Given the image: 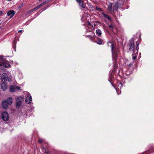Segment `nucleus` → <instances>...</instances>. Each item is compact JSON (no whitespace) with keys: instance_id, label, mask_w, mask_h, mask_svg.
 Instances as JSON below:
<instances>
[{"instance_id":"b1692460","label":"nucleus","mask_w":154,"mask_h":154,"mask_svg":"<svg viewBox=\"0 0 154 154\" xmlns=\"http://www.w3.org/2000/svg\"><path fill=\"white\" fill-rule=\"evenodd\" d=\"M34 11V10H33V9H31V10H30L29 12L27 13V14L28 13H31V12H32L33 11Z\"/></svg>"},{"instance_id":"cd10ccee","label":"nucleus","mask_w":154,"mask_h":154,"mask_svg":"<svg viewBox=\"0 0 154 154\" xmlns=\"http://www.w3.org/2000/svg\"><path fill=\"white\" fill-rule=\"evenodd\" d=\"M2 14V12L1 11H0V15Z\"/></svg>"},{"instance_id":"0eeeda50","label":"nucleus","mask_w":154,"mask_h":154,"mask_svg":"<svg viewBox=\"0 0 154 154\" xmlns=\"http://www.w3.org/2000/svg\"><path fill=\"white\" fill-rule=\"evenodd\" d=\"M23 98L21 97H18L17 100V102L16 103V105L17 106H20L23 102Z\"/></svg>"},{"instance_id":"f257e3e1","label":"nucleus","mask_w":154,"mask_h":154,"mask_svg":"<svg viewBox=\"0 0 154 154\" xmlns=\"http://www.w3.org/2000/svg\"><path fill=\"white\" fill-rule=\"evenodd\" d=\"M129 51L133 49V53L132 54V59L133 60H135L137 58V56L138 53V50L139 49V44L137 43L136 45V48H134V41L133 39L130 40L129 43Z\"/></svg>"},{"instance_id":"5701e85b","label":"nucleus","mask_w":154,"mask_h":154,"mask_svg":"<svg viewBox=\"0 0 154 154\" xmlns=\"http://www.w3.org/2000/svg\"><path fill=\"white\" fill-rule=\"evenodd\" d=\"M43 140L42 139H39L38 140L39 142L40 143H42L43 142Z\"/></svg>"},{"instance_id":"412c9836","label":"nucleus","mask_w":154,"mask_h":154,"mask_svg":"<svg viewBox=\"0 0 154 154\" xmlns=\"http://www.w3.org/2000/svg\"><path fill=\"white\" fill-rule=\"evenodd\" d=\"M112 7L111 5H110V6H109L108 8V9L109 11H111L112 10Z\"/></svg>"},{"instance_id":"c85d7f7f","label":"nucleus","mask_w":154,"mask_h":154,"mask_svg":"<svg viewBox=\"0 0 154 154\" xmlns=\"http://www.w3.org/2000/svg\"><path fill=\"white\" fill-rule=\"evenodd\" d=\"M2 23L0 21V25H1V24Z\"/></svg>"},{"instance_id":"6ab92c4d","label":"nucleus","mask_w":154,"mask_h":154,"mask_svg":"<svg viewBox=\"0 0 154 154\" xmlns=\"http://www.w3.org/2000/svg\"><path fill=\"white\" fill-rule=\"evenodd\" d=\"M40 8L39 7V6L38 5V6H37L36 7L33 8V10H34V11H35V10H38Z\"/></svg>"},{"instance_id":"20e7f679","label":"nucleus","mask_w":154,"mask_h":154,"mask_svg":"<svg viewBox=\"0 0 154 154\" xmlns=\"http://www.w3.org/2000/svg\"><path fill=\"white\" fill-rule=\"evenodd\" d=\"M12 103V99L10 97H8L6 100H4L2 102L3 107L5 109H7L8 105H11Z\"/></svg>"},{"instance_id":"bb28decb","label":"nucleus","mask_w":154,"mask_h":154,"mask_svg":"<svg viewBox=\"0 0 154 154\" xmlns=\"http://www.w3.org/2000/svg\"><path fill=\"white\" fill-rule=\"evenodd\" d=\"M88 24L89 25H91V23L89 22H88Z\"/></svg>"},{"instance_id":"393cba45","label":"nucleus","mask_w":154,"mask_h":154,"mask_svg":"<svg viewBox=\"0 0 154 154\" xmlns=\"http://www.w3.org/2000/svg\"><path fill=\"white\" fill-rule=\"evenodd\" d=\"M16 88L17 90H20V88L18 86H16Z\"/></svg>"},{"instance_id":"a878e982","label":"nucleus","mask_w":154,"mask_h":154,"mask_svg":"<svg viewBox=\"0 0 154 154\" xmlns=\"http://www.w3.org/2000/svg\"><path fill=\"white\" fill-rule=\"evenodd\" d=\"M23 32V31L22 30H19L18 31V32Z\"/></svg>"},{"instance_id":"1a4fd4ad","label":"nucleus","mask_w":154,"mask_h":154,"mask_svg":"<svg viewBox=\"0 0 154 154\" xmlns=\"http://www.w3.org/2000/svg\"><path fill=\"white\" fill-rule=\"evenodd\" d=\"M15 14V12L14 11L10 10L7 12V15L8 16H10V18H11Z\"/></svg>"},{"instance_id":"f3484780","label":"nucleus","mask_w":154,"mask_h":154,"mask_svg":"<svg viewBox=\"0 0 154 154\" xmlns=\"http://www.w3.org/2000/svg\"><path fill=\"white\" fill-rule=\"evenodd\" d=\"M16 89V87L14 86H11L10 87V91L11 92H13L15 91Z\"/></svg>"},{"instance_id":"aec40b11","label":"nucleus","mask_w":154,"mask_h":154,"mask_svg":"<svg viewBox=\"0 0 154 154\" xmlns=\"http://www.w3.org/2000/svg\"><path fill=\"white\" fill-rule=\"evenodd\" d=\"M109 28H110L112 29L113 28H114V26L113 25L111 24V25H109Z\"/></svg>"},{"instance_id":"9d476101","label":"nucleus","mask_w":154,"mask_h":154,"mask_svg":"<svg viewBox=\"0 0 154 154\" xmlns=\"http://www.w3.org/2000/svg\"><path fill=\"white\" fill-rule=\"evenodd\" d=\"M102 14L103 16L106 19L109 20V21H112V20L111 17H109L108 14L105 13L104 12L102 13Z\"/></svg>"},{"instance_id":"4be33fe9","label":"nucleus","mask_w":154,"mask_h":154,"mask_svg":"<svg viewBox=\"0 0 154 154\" xmlns=\"http://www.w3.org/2000/svg\"><path fill=\"white\" fill-rule=\"evenodd\" d=\"M96 10L97 11H102V9L101 8H99L97 7L96 8Z\"/></svg>"},{"instance_id":"7ed1b4c3","label":"nucleus","mask_w":154,"mask_h":154,"mask_svg":"<svg viewBox=\"0 0 154 154\" xmlns=\"http://www.w3.org/2000/svg\"><path fill=\"white\" fill-rule=\"evenodd\" d=\"M0 66H3L6 68L9 67L11 66L8 62L5 59L2 57L0 56Z\"/></svg>"},{"instance_id":"f03ea898","label":"nucleus","mask_w":154,"mask_h":154,"mask_svg":"<svg viewBox=\"0 0 154 154\" xmlns=\"http://www.w3.org/2000/svg\"><path fill=\"white\" fill-rule=\"evenodd\" d=\"M108 45L109 44H111V51H112V54L113 58H116L119 53L117 49L116 48L114 47V44L111 42H108L107 43Z\"/></svg>"},{"instance_id":"423d86ee","label":"nucleus","mask_w":154,"mask_h":154,"mask_svg":"<svg viewBox=\"0 0 154 154\" xmlns=\"http://www.w3.org/2000/svg\"><path fill=\"white\" fill-rule=\"evenodd\" d=\"M2 119L5 121H7L8 120V115L7 112H4L2 113Z\"/></svg>"},{"instance_id":"c756f323","label":"nucleus","mask_w":154,"mask_h":154,"mask_svg":"<svg viewBox=\"0 0 154 154\" xmlns=\"http://www.w3.org/2000/svg\"><path fill=\"white\" fill-rule=\"evenodd\" d=\"M42 0H39V1H42Z\"/></svg>"},{"instance_id":"9b49d317","label":"nucleus","mask_w":154,"mask_h":154,"mask_svg":"<svg viewBox=\"0 0 154 154\" xmlns=\"http://www.w3.org/2000/svg\"><path fill=\"white\" fill-rule=\"evenodd\" d=\"M26 102L28 104L31 103V102L32 101V97L31 96H28L26 98Z\"/></svg>"},{"instance_id":"f8f14e48","label":"nucleus","mask_w":154,"mask_h":154,"mask_svg":"<svg viewBox=\"0 0 154 154\" xmlns=\"http://www.w3.org/2000/svg\"><path fill=\"white\" fill-rule=\"evenodd\" d=\"M76 2H78L79 5L83 8H85V7L83 4V2L81 0H76Z\"/></svg>"},{"instance_id":"39448f33","label":"nucleus","mask_w":154,"mask_h":154,"mask_svg":"<svg viewBox=\"0 0 154 154\" xmlns=\"http://www.w3.org/2000/svg\"><path fill=\"white\" fill-rule=\"evenodd\" d=\"M125 1V0H117L115 4L114 10L117 11L119 8L123 5Z\"/></svg>"},{"instance_id":"a211bd4d","label":"nucleus","mask_w":154,"mask_h":154,"mask_svg":"<svg viewBox=\"0 0 154 154\" xmlns=\"http://www.w3.org/2000/svg\"><path fill=\"white\" fill-rule=\"evenodd\" d=\"M47 3V1H45L44 2L40 4V5H39L38 6H39V7L40 8L41 7H42V6H43L45 4Z\"/></svg>"},{"instance_id":"dca6fc26","label":"nucleus","mask_w":154,"mask_h":154,"mask_svg":"<svg viewBox=\"0 0 154 154\" xmlns=\"http://www.w3.org/2000/svg\"><path fill=\"white\" fill-rule=\"evenodd\" d=\"M96 32V35L98 36H100L102 34L101 31L100 29L97 30Z\"/></svg>"},{"instance_id":"4468645a","label":"nucleus","mask_w":154,"mask_h":154,"mask_svg":"<svg viewBox=\"0 0 154 154\" xmlns=\"http://www.w3.org/2000/svg\"><path fill=\"white\" fill-rule=\"evenodd\" d=\"M1 87L3 91H5L7 89V86L5 82H2L1 85Z\"/></svg>"},{"instance_id":"2eb2a0df","label":"nucleus","mask_w":154,"mask_h":154,"mask_svg":"<svg viewBox=\"0 0 154 154\" xmlns=\"http://www.w3.org/2000/svg\"><path fill=\"white\" fill-rule=\"evenodd\" d=\"M94 42L98 44L101 45L102 44L103 40L101 39L98 38L97 40H95Z\"/></svg>"},{"instance_id":"ddd939ff","label":"nucleus","mask_w":154,"mask_h":154,"mask_svg":"<svg viewBox=\"0 0 154 154\" xmlns=\"http://www.w3.org/2000/svg\"><path fill=\"white\" fill-rule=\"evenodd\" d=\"M96 36L94 32H92L91 35H87L86 37L89 38L90 39H92L93 38H94Z\"/></svg>"},{"instance_id":"6e6552de","label":"nucleus","mask_w":154,"mask_h":154,"mask_svg":"<svg viewBox=\"0 0 154 154\" xmlns=\"http://www.w3.org/2000/svg\"><path fill=\"white\" fill-rule=\"evenodd\" d=\"M7 75L5 73H3L1 77V80L2 82H5L7 79Z\"/></svg>"}]
</instances>
